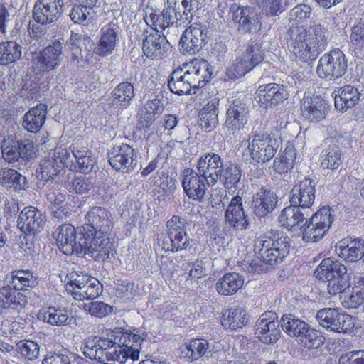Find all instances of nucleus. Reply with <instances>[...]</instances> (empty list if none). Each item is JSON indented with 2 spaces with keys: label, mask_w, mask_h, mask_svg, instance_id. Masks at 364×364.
<instances>
[{
  "label": "nucleus",
  "mask_w": 364,
  "mask_h": 364,
  "mask_svg": "<svg viewBox=\"0 0 364 364\" xmlns=\"http://www.w3.org/2000/svg\"><path fill=\"white\" fill-rule=\"evenodd\" d=\"M92 187V180L86 176L77 177L72 181V188L77 193L87 192Z\"/></svg>",
  "instance_id": "nucleus-62"
},
{
  "label": "nucleus",
  "mask_w": 364,
  "mask_h": 364,
  "mask_svg": "<svg viewBox=\"0 0 364 364\" xmlns=\"http://www.w3.org/2000/svg\"><path fill=\"white\" fill-rule=\"evenodd\" d=\"M26 177L14 169L0 168V183L2 186L14 188L15 190L23 189L26 185Z\"/></svg>",
  "instance_id": "nucleus-47"
},
{
  "label": "nucleus",
  "mask_w": 364,
  "mask_h": 364,
  "mask_svg": "<svg viewBox=\"0 0 364 364\" xmlns=\"http://www.w3.org/2000/svg\"><path fill=\"white\" fill-rule=\"evenodd\" d=\"M232 20L238 24L239 31L246 33L259 30L261 23L257 13L251 7H237L232 11Z\"/></svg>",
  "instance_id": "nucleus-27"
},
{
  "label": "nucleus",
  "mask_w": 364,
  "mask_h": 364,
  "mask_svg": "<svg viewBox=\"0 0 364 364\" xmlns=\"http://www.w3.org/2000/svg\"><path fill=\"white\" fill-rule=\"evenodd\" d=\"M109 346V340L102 338H89L85 340L82 350L84 355L91 360H95L101 363L104 358L103 353Z\"/></svg>",
  "instance_id": "nucleus-40"
},
{
  "label": "nucleus",
  "mask_w": 364,
  "mask_h": 364,
  "mask_svg": "<svg viewBox=\"0 0 364 364\" xmlns=\"http://www.w3.org/2000/svg\"><path fill=\"white\" fill-rule=\"evenodd\" d=\"M2 158L9 164L31 161L36 157V149L32 140H16L12 136L5 138L1 144Z\"/></svg>",
  "instance_id": "nucleus-10"
},
{
  "label": "nucleus",
  "mask_w": 364,
  "mask_h": 364,
  "mask_svg": "<svg viewBox=\"0 0 364 364\" xmlns=\"http://www.w3.org/2000/svg\"><path fill=\"white\" fill-rule=\"evenodd\" d=\"M244 278L236 272L224 274L215 284L217 292L223 296L235 294L243 285Z\"/></svg>",
  "instance_id": "nucleus-36"
},
{
  "label": "nucleus",
  "mask_w": 364,
  "mask_h": 364,
  "mask_svg": "<svg viewBox=\"0 0 364 364\" xmlns=\"http://www.w3.org/2000/svg\"><path fill=\"white\" fill-rule=\"evenodd\" d=\"M225 223L235 230H246L248 227L247 217L242 207V199L237 196L232 198L225 214Z\"/></svg>",
  "instance_id": "nucleus-26"
},
{
  "label": "nucleus",
  "mask_w": 364,
  "mask_h": 364,
  "mask_svg": "<svg viewBox=\"0 0 364 364\" xmlns=\"http://www.w3.org/2000/svg\"><path fill=\"white\" fill-rule=\"evenodd\" d=\"M178 0H167L166 7L163 10L164 18L167 20L168 24L170 26L174 23L186 22L185 18H183L182 14L180 13V4Z\"/></svg>",
  "instance_id": "nucleus-55"
},
{
  "label": "nucleus",
  "mask_w": 364,
  "mask_h": 364,
  "mask_svg": "<svg viewBox=\"0 0 364 364\" xmlns=\"http://www.w3.org/2000/svg\"><path fill=\"white\" fill-rule=\"evenodd\" d=\"M87 224L82 227L92 228L95 232L107 233L111 232L114 220L111 213L105 208L94 206L89 210L85 217Z\"/></svg>",
  "instance_id": "nucleus-22"
},
{
  "label": "nucleus",
  "mask_w": 364,
  "mask_h": 364,
  "mask_svg": "<svg viewBox=\"0 0 364 364\" xmlns=\"http://www.w3.org/2000/svg\"><path fill=\"white\" fill-rule=\"evenodd\" d=\"M72 153L80 172L88 173L92 171L96 164V160L90 150L82 147L80 149H73Z\"/></svg>",
  "instance_id": "nucleus-50"
},
{
  "label": "nucleus",
  "mask_w": 364,
  "mask_h": 364,
  "mask_svg": "<svg viewBox=\"0 0 364 364\" xmlns=\"http://www.w3.org/2000/svg\"><path fill=\"white\" fill-rule=\"evenodd\" d=\"M130 336L127 333H123L119 338L118 344L123 348L125 355L130 358L132 360H137L139 358V348H137L133 342L129 339Z\"/></svg>",
  "instance_id": "nucleus-58"
},
{
  "label": "nucleus",
  "mask_w": 364,
  "mask_h": 364,
  "mask_svg": "<svg viewBox=\"0 0 364 364\" xmlns=\"http://www.w3.org/2000/svg\"><path fill=\"white\" fill-rule=\"evenodd\" d=\"M289 247L288 238L273 239L267 235L257 237L254 245V250L259 259L270 265L281 262L289 254Z\"/></svg>",
  "instance_id": "nucleus-7"
},
{
  "label": "nucleus",
  "mask_w": 364,
  "mask_h": 364,
  "mask_svg": "<svg viewBox=\"0 0 364 364\" xmlns=\"http://www.w3.org/2000/svg\"><path fill=\"white\" fill-rule=\"evenodd\" d=\"M16 347L21 355L28 360H35L39 355V346L33 341H20L17 343Z\"/></svg>",
  "instance_id": "nucleus-56"
},
{
  "label": "nucleus",
  "mask_w": 364,
  "mask_h": 364,
  "mask_svg": "<svg viewBox=\"0 0 364 364\" xmlns=\"http://www.w3.org/2000/svg\"><path fill=\"white\" fill-rule=\"evenodd\" d=\"M46 115L47 105L38 104L24 114L22 126L28 132L36 133L44 124Z\"/></svg>",
  "instance_id": "nucleus-33"
},
{
  "label": "nucleus",
  "mask_w": 364,
  "mask_h": 364,
  "mask_svg": "<svg viewBox=\"0 0 364 364\" xmlns=\"http://www.w3.org/2000/svg\"><path fill=\"white\" fill-rule=\"evenodd\" d=\"M57 245L62 252L67 255H80L82 252V231L78 228V235L75 228L70 224H63L53 234Z\"/></svg>",
  "instance_id": "nucleus-13"
},
{
  "label": "nucleus",
  "mask_w": 364,
  "mask_h": 364,
  "mask_svg": "<svg viewBox=\"0 0 364 364\" xmlns=\"http://www.w3.org/2000/svg\"><path fill=\"white\" fill-rule=\"evenodd\" d=\"M124 353L122 347L109 340V346L104 350L102 356L104 358L101 360V363L122 364L127 359Z\"/></svg>",
  "instance_id": "nucleus-52"
},
{
  "label": "nucleus",
  "mask_w": 364,
  "mask_h": 364,
  "mask_svg": "<svg viewBox=\"0 0 364 364\" xmlns=\"http://www.w3.org/2000/svg\"><path fill=\"white\" fill-rule=\"evenodd\" d=\"M83 309L92 316L102 318L112 311V307L102 301H92L85 304Z\"/></svg>",
  "instance_id": "nucleus-57"
},
{
  "label": "nucleus",
  "mask_w": 364,
  "mask_h": 364,
  "mask_svg": "<svg viewBox=\"0 0 364 364\" xmlns=\"http://www.w3.org/2000/svg\"><path fill=\"white\" fill-rule=\"evenodd\" d=\"M220 98L217 95L210 97V100L200 112V124L205 129H214L218 124V105Z\"/></svg>",
  "instance_id": "nucleus-38"
},
{
  "label": "nucleus",
  "mask_w": 364,
  "mask_h": 364,
  "mask_svg": "<svg viewBox=\"0 0 364 364\" xmlns=\"http://www.w3.org/2000/svg\"><path fill=\"white\" fill-rule=\"evenodd\" d=\"M118 32L119 26L113 21L103 26L100 30V40L94 49L95 53L100 56L110 55L115 48Z\"/></svg>",
  "instance_id": "nucleus-31"
},
{
  "label": "nucleus",
  "mask_w": 364,
  "mask_h": 364,
  "mask_svg": "<svg viewBox=\"0 0 364 364\" xmlns=\"http://www.w3.org/2000/svg\"><path fill=\"white\" fill-rule=\"evenodd\" d=\"M42 364H71V363L68 354L54 353L46 356Z\"/></svg>",
  "instance_id": "nucleus-64"
},
{
  "label": "nucleus",
  "mask_w": 364,
  "mask_h": 364,
  "mask_svg": "<svg viewBox=\"0 0 364 364\" xmlns=\"http://www.w3.org/2000/svg\"><path fill=\"white\" fill-rule=\"evenodd\" d=\"M334 94L335 107L343 112L348 109L354 107L358 102L364 98V93L351 85H346L335 90Z\"/></svg>",
  "instance_id": "nucleus-29"
},
{
  "label": "nucleus",
  "mask_w": 364,
  "mask_h": 364,
  "mask_svg": "<svg viewBox=\"0 0 364 364\" xmlns=\"http://www.w3.org/2000/svg\"><path fill=\"white\" fill-rule=\"evenodd\" d=\"M346 267L337 260H333L331 258H326L322 260L319 266L314 271V276L320 279L324 280V277H330V274H333L335 278L340 275L338 268ZM341 270V268H340Z\"/></svg>",
  "instance_id": "nucleus-51"
},
{
  "label": "nucleus",
  "mask_w": 364,
  "mask_h": 364,
  "mask_svg": "<svg viewBox=\"0 0 364 364\" xmlns=\"http://www.w3.org/2000/svg\"><path fill=\"white\" fill-rule=\"evenodd\" d=\"M277 203V196L269 189L261 188L252 196V207L254 213L264 217L271 213Z\"/></svg>",
  "instance_id": "nucleus-30"
},
{
  "label": "nucleus",
  "mask_w": 364,
  "mask_h": 364,
  "mask_svg": "<svg viewBox=\"0 0 364 364\" xmlns=\"http://www.w3.org/2000/svg\"><path fill=\"white\" fill-rule=\"evenodd\" d=\"M109 163L116 171L130 173L137 164V155L135 150L129 144H122L114 146L108 153Z\"/></svg>",
  "instance_id": "nucleus-18"
},
{
  "label": "nucleus",
  "mask_w": 364,
  "mask_h": 364,
  "mask_svg": "<svg viewBox=\"0 0 364 364\" xmlns=\"http://www.w3.org/2000/svg\"><path fill=\"white\" fill-rule=\"evenodd\" d=\"M316 318L322 327L333 332L346 333L354 327L353 317L336 309H322L317 312Z\"/></svg>",
  "instance_id": "nucleus-14"
},
{
  "label": "nucleus",
  "mask_w": 364,
  "mask_h": 364,
  "mask_svg": "<svg viewBox=\"0 0 364 364\" xmlns=\"http://www.w3.org/2000/svg\"><path fill=\"white\" fill-rule=\"evenodd\" d=\"M364 303V290L353 291L348 296L343 300V306L346 308L355 309Z\"/></svg>",
  "instance_id": "nucleus-61"
},
{
  "label": "nucleus",
  "mask_w": 364,
  "mask_h": 364,
  "mask_svg": "<svg viewBox=\"0 0 364 364\" xmlns=\"http://www.w3.org/2000/svg\"><path fill=\"white\" fill-rule=\"evenodd\" d=\"M134 95V88L132 83L122 82L112 90V102L126 109L129 106Z\"/></svg>",
  "instance_id": "nucleus-43"
},
{
  "label": "nucleus",
  "mask_w": 364,
  "mask_h": 364,
  "mask_svg": "<svg viewBox=\"0 0 364 364\" xmlns=\"http://www.w3.org/2000/svg\"><path fill=\"white\" fill-rule=\"evenodd\" d=\"M248 318L245 310L240 306L226 310L222 317L221 323L225 328L237 329L245 326Z\"/></svg>",
  "instance_id": "nucleus-42"
},
{
  "label": "nucleus",
  "mask_w": 364,
  "mask_h": 364,
  "mask_svg": "<svg viewBox=\"0 0 364 364\" xmlns=\"http://www.w3.org/2000/svg\"><path fill=\"white\" fill-rule=\"evenodd\" d=\"M186 220L173 215L167 221L165 233L158 238L159 244L165 251L177 252L191 247V240L186 230Z\"/></svg>",
  "instance_id": "nucleus-4"
},
{
  "label": "nucleus",
  "mask_w": 364,
  "mask_h": 364,
  "mask_svg": "<svg viewBox=\"0 0 364 364\" xmlns=\"http://www.w3.org/2000/svg\"><path fill=\"white\" fill-rule=\"evenodd\" d=\"M347 67L348 61L343 52L333 50L319 59L316 73L321 78L336 80L345 75Z\"/></svg>",
  "instance_id": "nucleus-11"
},
{
  "label": "nucleus",
  "mask_w": 364,
  "mask_h": 364,
  "mask_svg": "<svg viewBox=\"0 0 364 364\" xmlns=\"http://www.w3.org/2000/svg\"><path fill=\"white\" fill-rule=\"evenodd\" d=\"M21 56V46L16 41L0 43V65L11 64Z\"/></svg>",
  "instance_id": "nucleus-46"
},
{
  "label": "nucleus",
  "mask_w": 364,
  "mask_h": 364,
  "mask_svg": "<svg viewBox=\"0 0 364 364\" xmlns=\"http://www.w3.org/2000/svg\"><path fill=\"white\" fill-rule=\"evenodd\" d=\"M196 168L199 173L205 177L208 186H213L220 180L227 189L236 188L242 176V170L238 164L225 161L214 152L201 156Z\"/></svg>",
  "instance_id": "nucleus-3"
},
{
  "label": "nucleus",
  "mask_w": 364,
  "mask_h": 364,
  "mask_svg": "<svg viewBox=\"0 0 364 364\" xmlns=\"http://www.w3.org/2000/svg\"><path fill=\"white\" fill-rule=\"evenodd\" d=\"M249 109L243 94L237 92L229 101L225 126L232 131H239L247 122Z\"/></svg>",
  "instance_id": "nucleus-16"
},
{
  "label": "nucleus",
  "mask_w": 364,
  "mask_h": 364,
  "mask_svg": "<svg viewBox=\"0 0 364 364\" xmlns=\"http://www.w3.org/2000/svg\"><path fill=\"white\" fill-rule=\"evenodd\" d=\"M69 16L74 23L88 26L96 21L97 12L92 6L78 3L73 6Z\"/></svg>",
  "instance_id": "nucleus-41"
},
{
  "label": "nucleus",
  "mask_w": 364,
  "mask_h": 364,
  "mask_svg": "<svg viewBox=\"0 0 364 364\" xmlns=\"http://www.w3.org/2000/svg\"><path fill=\"white\" fill-rule=\"evenodd\" d=\"M37 318L50 325L57 326L68 325L70 323L73 319L71 314L65 309L53 306L41 310L38 313Z\"/></svg>",
  "instance_id": "nucleus-35"
},
{
  "label": "nucleus",
  "mask_w": 364,
  "mask_h": 364,
  "mask_svg": "<svg viewBox=\"0 0 364 364\" xmlns=\"http://www.w3.org/2000/svg\"><path fill=\"white\" fill-rule=\"evenodd\" d=\"M262 43L259 40H250L246 48L236 58L232 65L226 69V75L229 79L240 78L252 70L264 59Z\"/></svg>",
  "instance_id": "nucleus-5"
},
{
  "label": "nucleus",
  "mask_w": 364,
  "mask_h": 364,
  "mask_svg": "<svg viewBox=\"0 0 364 364\" xmlns=\"http://www.w3.org/2000/svg\"><path fill=\"white\" fill-rule=\"evenodd\" d=\"M26 302V296L10 286L0 287V314L4 309L22 308Z\"/></svg>",
  "instance_id": "nucleus-37"
},
{
  "label": "nucleus",
  "mask_w": 364,
  "mask_h": 364,
  "mask_svg": "<svg viewBox=\"0 0 364 364\" xmlns=\"http://www.w3.org/2000/svg\"><path fill=\"white\" fill-rule=\"evenodd\" d=\"M144 34L146 36L143 40L142 50L148 58H161L169 50L170 44L164 34L161 36L154 29L145 30Z\"/></svg>",
  "instance_id": "nucleus-21"
},
{
  "label": "nucleus",
  "mask_w": 364,
  "mask_h": 364,
  "mask_svg": "<svg viewBox=\"0 0 364 364\" xmlns=\"http://www.w3.org/2000/svg\"><path fill=\"white\" fill-rule=\"evenodd\" d=\"M208 28L200 23H195L187 28L181 37L180 50L183 54H195L207 43Z\"/></svg>",
  "instance_id": "nucleus-15"
},
{
  "label": "nucleus",
  "mask_w": 364,
  "mask_h": 364,
  "mask_svg": "<svg viewBox=\"0 0 364 364\" xmlns=\"http://www.w3.org/2000/svg\"><path fill=\"white\" fill-rule=\"evenodd\" d=\"M63 9L47 0H37L33 9L32 16L36 23L50 24L59 18Z\"/></svg>",
  "instance_id": "nucleus-28"
},
{
  "label": "nucleus",
  "mask_w": 364,
  "mask_h": 364,
  "mask_svg": "<svg viewBox=\"0 0 364 364\" xmlns=\"http://www.w3.org/2000/svg\"><path fill=\"white\" fill-rule=\"evenodd\" d=\"M205 177L198 173L187 168L183 173L182 186L188 197L193 200H201L205 195L207 183Z\"/></svg>",
  "instance_id": "nucleus-23"
},
{
  "label": "nucleus",
  "mask_w": 364,
  "mask_h": 364,
  "mask_svg": "<svg viewBox=\"0 0 364 364\" xmlns=\"http://www.w3.org/2000/svg\"><path fill=\"white\" fill-rule=\"evenodd\" d=\"M41 211L33 206L25 207L20 213L17 226L22 232L34 234L40 232L45 223Z\"/></svg>",
  "instance_id": "nucleus-24"
},
{
  "label": "nucleus",
  "mask_w": 364,
  "mask_h": 364,
  "mask_svg": "<svg viewBox=\"0 0 364 364\" xmlns=\"http://www.w3.org/2000/svg\"><path fill=\"white\" fill-rule=\"evenodd\" d=\"M80 227L82 231V252L88 255L95 260L104 262L113 255L114 247L107 233L95 232L92 228Z\"/></svg>",
  "instance_id": "nucleus-6"
},
{
  "label": "nucleus",
  "mask_w": 364,
  "mask_h": 364,
  "mask_svg": "<svg viewBox=\"0 0 364 364\" xmlns=\"http://www.w3.org/2000/svg\"><path fill=\"white\" fill-rule=\"evenodd\" d=\"M338 268L340 275L335 278L333 274H330V277H324L327 282V290L330 294L336 295L343 292L346 288L350 287V276L347 274L346 267Z\"/></svg>",
  "instance_id": "nucleus-48"
},
{
  "label": "nucleus",
  "mask_w": 364,
  "mask_h": 364,
  "mask_svg": "<svg viewBox=\"0 0 364 364\" xmlns=\"http://www.w3.org/2000/svg\"><path fill=\"white\" fill-rule=\"evenodd\" d=\"M340 364H364V350L350 351L339 358Z\"/></svg>",
  "instance_id": "nucleus-60"
},
{
  "label": "nucleus",
  "mask_w": 364,
  "mask_h": 364,
  "mask_svg": "<svg viewBox=\"0 0 364 364\" xmlns=\"http://www.w3.org/2000/svg\"><path fill=\"white\" fill-rule=\"evenodd\" d=\"M280 326L276 313L268 311L258 318L255 326V333L262 343L273 344L280 338Z\"/></svg>",
  "instance_id": "nucleus-19"
},
{
  "label": "nucleus",
  "mask_w": 364,
  "mask_h": 364,
  "mask_svg": "<svg viewBox=\"0 0 364 364\" xmlns=\"http://www.w3.org/2000/svg\"><path fill=\"white\" fill-rule=\"evenodd\" d=\"M186 79L193 87V93L196 90L203 87L211 78L212 73L207 62H198L196 65L184 72Z\"/></svg>",
  "instance_id": "nucleus-34"
},
{
  "label": "nucleus",
  "mask_w": 364,
  "mask_h": 364,
  "mask_svg": "<svg viewBox=\"0 0 364 364\" xmlns=\"http://www.w3.org/2000/svg\"><path fill=\"white\" fill-rule=\"evenodd\" d=\"M11 283L16 291H26L35 287L38 284V279L30 271L18 270L12 272Z\"/></svg>",
  "instance_id": "nucleus-45"
},
{
  "label": "nucleus",
  "mask_w": 364,
  "mask_h": 364,
  "mask_svg": "<svg viewBox=\"0 0 364 364\" xmlns=\"http://www.w3.org/2000/svg\"><path fill=\"white\" fill-rule=\"evenodd\" d=\"M341 153L336 146H328L321 154V166L323 168L335 170L341 163Z\"/></svg>",
  "instance_id": "nucleus-53"
},
{
  "label": "nucleus",
  "mask_w": 364,
  "mask_h": 364,
  "mask_svg": "<svg viewBox=\"0 0 364 364\" xmlns=\"http://www.w3.org/2000/svg\"><path fill=\"white\" fill-rule=\"evenodd\" d=\"M350 41L357 48L364 47V21L360 19L351 28Z\"/></svg>",
  "instance_id": "nucleus-59"
},
{
  "label": "nucleus",
  "mask_w": 364,
  "mask_h": 364,
  "mask_svg": "<svg viewBox=\"0 0 364 364\" xmlns=\"http://www.w3.org/2000/svg\"><path fill=\"white\" fill-rule=\"evenodd\" d=\"M72 161L70 152L62 146L50 150L40 166V174L42 179L46 181L53 179Z\"/></svg>",
  "instance_id": "nucleus-12"
},
{
  "label": "nucleus",
  "mask_w": 364,
  "mask_h": 364,
  "mask_svg": "<svg viewBox=\"0 0 364 364\" xmlns=\"http://www.w3.org/2000/svg\"><path fill=\"white\" fill-rule=\"evenodd\" d=\"M311 12L307 4H299L290 11L287 41L294 55L302 62L315 60L327 45L328 31L323 25H301L299 21L309 18Z\"/></svg>",
  "instance_id": "nucleus-2"
},
{
  "label": "nucleus",
  "mask_w": 364,
  "mask_h": 364,
  "mask_svg": "<svg viewBox=\"0 0 364 364\" xmlns=\"http://www.w3.org/2000/svg\"><path fill=\"white\" fill-rule=\"evenodd\" d=\"M65 290L76 300L95 299L102 291V286L95 278L82 273L71 272L67 277Z\"/></svg>",
  "instance_id": "nucleus-8"
},
{
  "label": "nucleus",
  "mask_w": 364,
  "mask_h": 364,
  "mask_svg": "<svg viewBox=\"0 0 364 364\" xmlns=\"http://www.w3.org/2000/svg\"><path fill=\"white\" fill-rule=\"evenodd\" d=\"M281 327L291 337L299 338L309 324L294 314H284L281 318Z\"/></svg>",
  "instance_id": "nucleus-44"
},
{
  "label": "nucleus",
  "mask_w": 364,
  "mask_h": 364,
  "mask_svg": "<svg viewBox=\"0 0 364 364\" xmlns=\"http://www.w3.org/2000/svg\"><path fill=\"white\" fill-rule=\"evenodd\" d=\"M63 58V45L59 41H55L39 51L33 58V64L38 71L50 73L58 68Z\"/></svg>",
  "instance_id": "nucleus-17"
},
{
  "label": "nucleus",
  "mask_w": 364,
  "mask_h": 364,
  "mask_svg": "<svg viewBox=\"0 0 364 364\" xmlns=\"http://www.w3.org/2000/svg\"><path fill=\"white\" fill-rule=\"evenodd\" d=\"M289 97L287 88L283 85L269 83L261 85L257 90V101L264 108L275 107Z\"/></svg>",
  "instance_id": "nucleus-20"
},
{
  "label": "nucleus",
  "mask_w": 364,
  "mask_h": 364,
  "mask_svg": "<svg viewBox=\"0 0 364 364\" xmlns=\"http://www.w3.org/2000/svg\"><path fill=\"white\" fill-rule=\"evenodd\" d=\"M338 255L344 260L353 262L362 259L364 252V240L357 238L354 240L343 239L336 246Z\"/></svg>",
  "instance_id": "nucleus-32"
},
{
  "label": "nucleus",
  "mask_w": 364,
  "mask_h": 364,
  "mask_svg": "<svg viewBox=\"0 0 364 364\" xmlns=\"http://www.w3.org/2000/svg\"><path fill=\"white\" fill-rule=\"evenodd\" d=\"M248 151L250 159L257 164L269 162L279 147V139L267 132H252L249 137Z\"/></svg>",
  "instance_id": "nucleus-9"
},
{
  "label": "nucleus",
  "mask_w": 364,
  "mask_h": 364,
  "mask_svg": "<svg viewBox=\"0 0 364 364\" xmlns=\"http://www.w3.org/2000/svg\"><path fill=\"white\" fill-rule=\"evenodd\" d=\"M301 346L307 348H317L323 344L324 338L321 333L314 328H310L309 325L304 333L299 338Z\"/></svg>",
  "instance_id": "nucleus-54"
},
{
  "label": "nucleus",
  "mask_w": 364,
  "mask_h": 364,
  "mask_svg": "<svg viewBox=\"0 0 364 364\" xmlns=\"http://www.w3.org/2000/svg\"><path fill=\"white\" fill-rule=\"evenodd\" d=\"M182 70H174L169 77L168 87L170 90L178 95L190 94L193 87L186 79V75H181Z\"/></svg>",
  "instance_id": "nucleus-49"
},
{
  "label": "nucleus",
  "mask_w": 364,
  "mask_h": 364,
  "mask_svg": "<svg viewBox=\"0 0 364 364\" xmlns=\"http://www.w3.org/2000/svg\"><path fill=\"white\" fill-rule=\"evenodd\" d=\"M210 348L209 343L204 339H193L188 344L180 348V357L188 361H194L205 355Z\"/></svg>",
  "instance_id": "nucleus-39"
},
{
  "label": "nucleus",
  "mask_w": 364,
  "mask_h": 364,
  "mask_svg": "<svg viewBox=\"0 0 364 364\" xmlns=\"http://www.w3.org/2000/svg\"><path fill=\"white\" fill-rule=\"evenodd\" d=\"M301 111L304 118L311 122H318L326 117L328 106L320 96H305L301 101Z\"/></svg>",
  "instance_id": "nucleus-25"
},
{
  "label": "nucleus",
  "mask_w": 364,
  "mask_h": 364,
  "mask_svg": "<svg viewBox=\"0 0 364 364\" xmlns=\"http://www.w3.org/2000/svg\"><path fill=\"white\" fill-rule=\"evenodd\" d=\"M291 193V206L282 210L280 222L291 231L301 230L304 240L308 242L318 241L328 231L333 217L329 207L324 206L309 218V209L315 200V182L304 178L294 186Z\"/></svg>",
  "instance_id": "nucleus-1"
},
{
  "label": "nucleus",
  "mask_w": 364,
  "mask_h": 364,
  "mask_svg": "<svg viewBox=\"0 0 364 364\" xmlns=\"http://www.w3.org/2000/svg\"><path fill=\"white\" fill-rule=\"evenodd\" d=\"M282 0H266L264 2V11L265 14L271 16H277L282 12Z\"/></svg>",
  "instance_id": "nucleus-63"
}]
</instances>
